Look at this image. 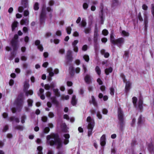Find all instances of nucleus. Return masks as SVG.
Returning a JSON list of instances; mask_svg holds the SVG:
<instances>
[{"label": "nucleus", "instance_id": "f257e3e1", "mask_svg": "<svg viewBox=\"0 0 154 154\" xmlns=\"http://www.w3.org/2000/svg\"><path fill=\"white\" fill-rule=\"evenodd\" d=\"M63 136L66 139L62 140L59 138L57 134L51 133L47 136V142L48 144H62L63 142L64 143V144H67L69 143L68 139L70 137L69 135V134H66L63 135Z\"/></svg>", "mask_w": 154, "mask_h": 154}, {"label": "nucleus", "instance_id": "a211bd4d", "mask_svg": "<svg viewBox=\"0 0 154 154\" xmlns=\"http://www.w3.org/2000/svg\"><path fill=\"white\" fill-rule=\"evenodd\" d=\"M106 135L103 134L100 137V144H106Z\"/></svg>", "mask_w": 154, "mask_h": 154}, {"label": "nucleus", "instance_id": "0eeeda50", "mask_svg": "<svg viewBox=\"0 0 154 154\" xmlns=\"http://www.w3.org/2000/svg\"><path fill=\"white\" fill-rule=\"evenodd\" d=\"M45 6L43 5L42 12L40 15V21L41 24H43L45 22V19L46 16L45 11Z\"/></svg>", "mask_w": 154, "mask_h": 154}, {"label": "nucleus", "instance_id": "7ed1b4c3", "mask_svg": "<svg viewBox=\"0 0 154 154\" xmlns=\"http://www.w3.org/2000/svg\"><path fill=\"white\" fill-rule=\"evenodd\" d=\"M118 116L119 120V128L122 131L125 125V122L123 112L120 108L118 109Z\"/></svg>", "mask_w": 154, "mask_h": 154}, {"label": "nucleus", "instance_id": "39448f33", "mask_svg": "<svg viewBox=\"0 0 154 154\" xmlns=\"http://www.w3.org/2000/svg\"><path fill=\"white\" fill-rule=\"evenodd\" d=\"M87 122L88 123L87 126L88 129V136L89 137L92 134V130L94 126V121L93 119L88 116L87 118Z\"/></svg>", "mask_w": 154, "mask_h": 154}, {"label": "nucleus", "instance_id": "20e7f679", "mask_svg": "<svg viewBox=\"0 0 154 154\" xmlns=\"http://www.w3.org/2000/svg\"><path fill=\"white\" fill-rule=\"evenodd\" d=\"M110 40L112 44L115 45H116L119 47H121L125 42L124 39L123 38H120L115 39L114 37L113 33L112 32H111L110 34Z\"/></svg>", "mask_w": 154, "mask_h": 154}, {"label": "nucleus", "instance_id": "4be33fe9", "mask_svg": "<svg viewBox=\"0 0 154 154\" xmlns=\"http://www.w3.org/2000/svg\"><path fill=\"white\" fill-rule=\"evenodd\" d=\"M71 103L73 106H75L77 103V99L76 98V97L75 95H73L72 96Z\"/></svg>", "mask_w": 154, "mask_h": 154}, {"label": "nucleus", "instance_id": "2f4dec72", "mask_svg": "<svg viewBox=\"0 0 154 154\" xmlns=\"http://www.w3.org/2000/svg\"><path fill=\"white\" fill-rule=\"evenodd\" d=\"M28 105L29 107H32V106L33 100L31 99H29L27 100Z\"/></svg>", "mask_w": 154, "mask_h": 154}, {"label": "nucleus", "instance_id": "49530a36", "mask_svg": "<svg viewBox=\"0 0 154 154\" xmlns=\"http://www.w3.org/2000/svg\"><path fill=\"white\" fill-rule=\"evenodd\" d=\"M102 33L103 35L106 36L108 34V32L106 29H104L102 31Z\"/></svg>", "mask_w": 154, "mask_h": 154}, {"label": "nucleus", "instance_id": "a18cd8bd", "mask_svg": "<svg viewBox=\"0 0 154 154\" xmlns=\"http://www.w3.org/2000/svg\"><path fill=\"white\" fill-rule=\"evenodd\" d=\"M27 0H22V5H23L25 4L24 5V7H26L27 6Z\"/></svg>", "mask_w": 154, "mask_h": 154}, {"label": "nucleus", "instance_id": "9d476101", "mask_svg": "<svg viewBox=\"0 0 154 154\" xmlns=\"http://www.w3.org/2000/svg\"><path fill=\"white\" fill-rule=\"evenodd\" d=\"M143 16L144 19V23L145 24V29H146L147 27V25L148 23V17L147 15V13L146 11L143 12Z\"/></svg>", "mask_w": 154, "mask_h": 154}, {"label": "nucleus", "instance_id": "ea45409f", "mask_svg": "<svg viewBox=\"0 0 154 154\" xmlns=\"http://www.w3.org/2000/svg\"><path fill=\"white\" fill-rule=\"evenodd\" d=\"M39 8L38 3V2H35L34 5V9L35 10H37Z\"/></svg>", "mask_w": 154, "mask_h": 154}, {"label": "nucleus", "instance_id": "7c9ffc66", "mask_svg": "<svg viewBox=\"0 0 154 154\" xmlns=\"http://www.w3.org/2000/svg\"><path fill=\"white\" fill-rule=\"evenodd\" d=\"M112 71V67H109L105 69V72L106 75H108L109 74V73L111 72Z\"/></svg>", "mask_w": 154, "mask_h": 154}, {"label": "nucleus", "instance_id": "1a4fd4ad", "mask_svg": "<svg viewBox=\"0 0 154 154\" xmlns=\"http://www.w3.org/2000/svg\"><path fill=\"white\" fill-rule=\"evenodd\" d=\"M99 36V34L98 33L97 28V25H96L95 28L93 36V41L94 44H97L98 38Z\"/></svg>", "mask_w": 154, "mask_h": 154}, {"label": "nucleus", "instance_id": "8fccbe9b", "mask_svg": "<svg viewBox=\"0 0 154 154\" xmlns=\"http://www.w3.org/2000/svg\"><path fill=\"white\" fill-rule=\"evenodd\" d=\"M15 128L19 130H22L23 129V127L20 125H17L15 127Z\"/></svg>", "mask_w": 154, "mask_h": 154}, {"label": "nucleus", "instance_id": "37998d69", "mask_svg": "<svg viewBox=\"0 0 154 154\" xmlns=\"http://www.w3.org/2000/svg\"><path fill=\"white\" fill-rule=\"evenodd\" d=\"M97 116L99 119H101L102 118V115L99 111H97L96 114Z\"/></svg>", "mask_w": 154, "mask_h": 154}, {"label": "nucleus", "instance_id": "c756f323", "mask_svg": "<svg viewBox=\"0 0 154 154\" xmlns=\"http://www.w3.org/2000/svg\"><path fill=\"white\" fill-rule=\"evenodd\" d=\"M148 149L149 151L151 153L154 152V146L153 145H149Z\"/></svg>", "mask_w": 154, "mask_h": 154}, {"label": "nucleus", "instance_id": "ddd939ff", "mask_svg": "<svg viewBox=\"0 0 154 154\" xmlns=\"http://www.w3.org/2000/svg\"><path fill=\"white\" fill-rule=\"evenodd\" d=\"M48 72L49 73V77H48V80L50 81L52 80L51 77L53 76L54 73L53 72L52 69L51 68H49L48 69Z\"/></svg>", "mask_w": 154, "mask_h": 154}, {"label": "nucleus", "instance_id": "09e8293b", "mask_svg": "<svg viewBox=\"0 0 154 154\" xmlns=\"http://www.w3.org/2000/svg\"><path fill=\"white\" fill-rule=\"evenodd\" d=\"M69 70L70 74H71L72 75L71 73H72L74 72V69L73 66H70L69 67Z\"/></svg>", "mask_w": 154, "mask_h": 154}, {"label": "nucleus", "instance_id": "774afa93", "mask_svg": "<svg viewBox=\"0 0 154 154\" xmlns=\"http://www.w3.org/2000/svg\"><path fill=\"white\" fill-rule=\"evenodd\" d=\"M107 38H102L101 39V41L102 42L104 43H106L107 41Z\"/></svg>", "mask_w": 154, "mask_h": 154}, {"label": "nucleus", "instance_id": "58836bf2", "mask_svg": "<svg viewBox=\"0 0 154 154\" xmlns=\"http://www.w3.org/2000/svg\"><path fill=\"white\" fill-rule=\"evenodd\" d=\"M96 72L98 75H100L101 73L100 70L98 66H96L95 69Z\"/></svg>", "mask_w": 154, "mask_h": 154}, {"label": "nucleus", "instance_id": "69168bd1", "mask_svg": "<svg viewBox=\"0 0 154 154\" xmlns=\"http://www.w3.org/2000/svg\"><path fill=\"white\" fill-rule=\"evenodd\" d=\"M83 6L84 9H86L88 8V5L87 3H84Z\"/></svg>", "mask_w": 154, "mask_h": 154}, {"label": "nucleus", "instance_id": "5701e85b", "mask_svg": "<svg viewBox=\"0 0 154 154\" xmlns=\"http://www.w3.org/2000/svg\"><path fill=\"white\" fill-rule=\"evenodd\" d=\"M29 23V20L27 18L22 19L20 21V24L22 25H27Z\"/></svg>", "mask_w": 154, "mask_h": 154}, {"label": "nucleus", "instance_id": "a878e982", "mask_svg": "<svg viewBox=\"0 0 154 154\" xmlns=\"http://www.w3.org/2000/svg\"><path fill=\"white\" fill-rule=\"evenodd\" d=\"M18 22L17 21H14L11 25L12 30L13 31L15 30V28L17 26Z\"/></svg>", "mask_w": 154, "mask_h": 154}, {"label": "nucleus", "instance_id": "4468645a", "mask_svg": "<svg viewBox=\"0 0 154 154\" xmlns=\"http://www.w3.org/2000/svg\"><path fill=\"white\" fill-rule=\"evenodd\" d=\"M55 83L54 82H52L51 83L50 85L49 84L45 85V89L48 90L51 88H54L55 86Z\"/></svg>", "mask_w": 154, "mask_h": 154}, {"label": "nucleus", "instance_id": "3c124183", "mask_svg": "<svg viewBox=\"0 0 154 154\" xmlns=\"http://www.w3.org/2000/svg\"><path fill=\"white\" fill-rule=\"evenodd\" d=\"M8 125H5L2 130V131L3 132H6L8 129Z\"/></svg>", "mask_w": 154, "mask_h": 154}, {"label": "nucleus", "instance_id": "5fc2aeb1", "mask_svg": "<svg viewBox=\"0 0 154 154\" xmlns=\"http://www.w3.org/2000/svg\"><path fill=\"white\" fill-rule=\"evenodd\" d=\"M138 17L139 20L141 21H143V18L141 16V13L140 12H139V13Z\"/></svg>", "mask_w": 154, "mask_h": 154}, {"label": "nucleus", "instance_id": "e433bc0d", "mask_svg": "<svg viewBox=\"0 0 154 154\" xmlns=\"http://www.w3.org/2000/svg\"><path fill=\"white\" fill-rule=\"evenodd\" d=\"M143 121L142 118V116L141 115H140L138 119V124L139 125L143 123Z\"/></svg>", "mask_w": 154, "mask_h": 154}, {"label": "nucleus", "instance_id": "bb28decb", "mask_svg": "<svg viewBox=\"0 0 154 154\" xmlns=\"http://www.w3.org/2000/svg\"><path fill=\"white\" fill-rule=\"evenodd\" d=\"M61 127L63 131L65 132L67 131L66 125L65 123H63L61 125Z\"/></svg>", "mask_w": 154, "mask_h": 154}, {"label": "nucleus", "instance_id": "c85d7f7f", "mask_svg": "<svg viewBox=\"0 0 154 154\" xmlns=\"http://www.w3.org/2000/svg\"><path fill=\"white\" fill-rule=\"evenodd\" d=\"M53 91L56 97H59L60 96V93L59 92V90L58 89H53Z\"/></svg>", "mask_w": 154, "mask_h": 154}, {"label": "nucleus", "instance_id": "6e6d98bb", "mask_svg": "<svg viewBox=\"0 0 154 154\" xmlns=\"http://www.w3.org/2000/svg\"><path fill=\"white\" fill-rule=\"evenodd\" d=\"M44 92V90L42 88H40L39 89V91L38 92V96H40V95L42 94Z\"/></svg>", "mask_w": 154, "mask_h": 154}, {"label": "nucleus", "instance_id": "c9c22d12", "mask_svg": "<svg viewBox=\"0 0 154 154\" xmlns=\"http://www.w3.org/2000/svg\"><path fill=\"white\" fill-rule=\"evenodd\" d=\"M37 149L38 151V154H43L42 152V148L41 146H38L37 148Z\"/></svg>", "mask_w": 154, "mask_h": 154}, {"label": "nucleus", "instance_id": "2eb2a0df", "mask_svg": "<svg viewBox=\"0 0 154 154\" xmlns=\"http://www.w3.org/2000/svg\"><path fill=\"white\" fill-rule=\"evenodd\" d=\"M51 99L52 102L53 104L56 105V107H58L59 105V103L56 100L55 97H52L51 98Z\"/></svg>", "mask_w": 154, "mask_h": 154}, {"label": "nucleus", "instance_id": "cd10ccee", "mask_svg": "<svg viewBox=\"0 0 154 154\" xmlns=\"http://www.w3.org/2000/svg\"><path fill=\"white\" fill-rule=\"evenodd\" d=\"M21 5L23 6V7L22 6H20L18 8V11L19 12L21 13L22 12L24 8H27V7L28 6V4L27 3V6L26 7H24V5H25V4H24L23 5H22V2H21Z\"/></svg>", "mask_w": 154, "mask_h": 154}, {"label": "nucleus", "instance_id": "a19ab883", "mask_svg": "<svg viewBox=\"0 0 154 154\" xmlns=\"http://www.w3.org/2000/svg\"><path fill=\"white\" fill-rule=\"evenodd\" d=\"M50 131V129L48 127H46L44 128L43 132L45 133H48Z\"/></svg>", "mask_w": 154, "mask_h": 154}, {"label": "nucleus", "instance_id": "b1692460", "mask_svg": "<svg viewBox=\"0 0 154 154\" xmlns=\"http://www.w3.org/2000/svg\"><path fill=\"white\" fill-rule=\"evenodd\" d=\"M24 92L26 96H28L29 95H31L33 94V91L31 90H27L24 91Z\"/></svg>", "mask_w": 154, "mask_h": 154}, {"label": "nucleus", "instance_id": "72a5a7b5", "mask_svg": "<svg viewBox=\"0 0 154 154\" xmlns=\"http://www.w3.org/2000/svg\"><path fill=\"white\" fill-rule=\"evenodd\" d=\"M121 33L122 35L124 36H128L129 35V33L125 30H122Z\"/></svg>", "mask_w": 154, "mask_h": 154}, {"label": "nucleus", "instance_id": "4d7b16f0", "mask_svg": "<svg viewBox=\"0 0 154 154\" xmlns=\"http://www.w3.org/2000/svg\"><path fill=\"white\" fill-rule=\"evenodd\" d=\"M26 116L25 115H23L21 117V122L23 123L25 122V119H26Z\"/></svg>", "mask_w": 154, "mask_h": 154}, {"label": "nucleus", "instance_id": "473e14b6", "mask_svg": "<svg viewBox=\"0 0 154 154\" xmlns=\"http://www.w3.org/2000/svg\"><path fill=\"white\" fill-rule=\"evenodd\" d=\"M86 25V23L85 20H82L79 25L81 27H85Z\"/></svg>", "mask_w": 154, "mask_h": 154}, {"label": "nucleus", "instance_id": "680f3d73", "mask_svg": "<svg viewBox=\"0 0 154 154\" xmlns=\"http://www.w3.org/2000/svg\"><path fill=\"white\" fill-rule=\"evenodd\" d=\"M142 8L143 10L146 11L147 10L148 6L145 4H143L142 6Z\"/></svg>", "mask_w": 154, "mask_h": 154}, {"label": "nucleus", "instance_id": "412c9836", "mask_svg": "<svg viewBox=\"0 0 154 154\" xmlns=\"http://www.w3.org/2000/svg\"><path fill=\"white\" fill-rule=\"evenodd\" d=\"M90 103H92L94 106H97V103L94 96H91V100L89 101Z\"/></svg>", "mask_w": 154, "mask_h": 154}, {"label": "nucleus", "instance_id": "423d86ee", "mask_svg": "<svg viewBox=\"0 0 154 154\" xmlns=\"http://www.w3.org/2000/svg\"><path fill=\"white\" fill-rule=\"evenodd\" d=\"M137 98L135 97L132 98V102L134 107L140 110H141L143 109V98L140 97L139 99V101L137 104Z\"/></svg>", "mask_w": 154, "mask_h": 154}, {"label": "nucleus", "instance_id": "393cba45", "mask_svg": "<svg viewBox=\"0 0 154 154\" xmlns=\"http://www.w3.org/2000/svg\"><path fill=\"white\" fill-rule=\"evenodd\" d=\"M10 120L11 121L15 122L18 123L19 122H20L19 119L18 118L14 116H12L11 117L10 119Z\"/></svg>", "mask_w": 154, "mask_h": 154}, {"label": "nucleus", "instance_id": "f704fd0d", "mask_svg": "<svg viewBox=\"0 0 154 154\" xmlns=\"http://www.w3.org/2000/svg\"><path fill=\"white\" fill-rule=\"evenodd\" d=\"M91 28L90 27L87 28L85 29L84 30V32L86 34H89L91 33Z\"/></svg>", "mask_w": 154, "mask_h": 154}, {"label": "nucleus", "instance_id": "603ef678", "mask_svg": "<svg viewBox=\"0 0 154 154\" xmlns=\"http://www.w3.org/2000/svg\"><path fill=\"white\" fill-rule=\"evenodd\" d=\"M110 94L111 95H113L114 94V88L112 87L110 88Z\"/></svg>", "mask_w": 154, "mask_h": 154}, {"label": "nucleus", "instance_id": "de8ad7c7", "mask_svg": "<svg viewBox=\"0 0 154 154\" xmlns=\"http://www.w3.org/2000/svg\"><path fill=\"white\" fill-rule=\"evenodd\" d=\"M69 98V96L68 95L64 96L63 95L61 97V99L62 100H68Z\"/></svg>", "mask_w": 154, "mask_h": 154}, {"label": "nucleus", "instance_id": "864d4df0", "mask_svg": "<svg viewBox=\"0 0 154 154\" xmlns=\"http://www.w3.org/2000/svg\"><path fill=\"white\" fill-rule=\"evenodd\" d=\"M151 12L154 17V4H152L151 5Z\"/></svg>", "mask_w": 154, "mask_h": 154}, {"label": "nucleus", "instance_id": "338daca9", "mask_svg": "<svg viewBox=\"0 0 154 154\" xmlns=\"http://www.w3.org/2000/svg\"><path fill=\"white\" fill-rule=\"evenodd\" d=\"M88 47L87 45H84L82 47V50L83 51H86Z\"/></svg>", "mask_w": 154, "mask_h": 154}, {"label": "nucleus", "instance_id": "f03ea898", "mask_svg": "<svg viewBox=\"0 0 154 154\" xmlns=\"http://www.w3.org/2000/svg\"><path fill=\"white\" fill-rule=\"evenodd\" d=\"M23 98L22 94L19 95L16 100L14 105L16 106V109L14 108L12 109V111L13 113L16 112L17 110H20L23 107Z\"/></svg>", "mask_w": 154, "mask_h": 154}, {"label": "nucleus", "instance_id": "6e6552de", "mask_svg": "<svg viewBox=\"0 0 154 154\" xmlns=\"http://www.w3.org/2000/svg\"><path fill=\"white\" fill-rule=\"evenodd\" d=\"M18 38V36L17 35H15L14 38L12 39L11 42V45L14 51H15L17 49Z\"/></svg>", "mask_w": 154, "mask_h": 154}, {"label": "nucleus", "instance_id": "0e129e2a", "mask_svg": "<svg viewBox=\"0 0 154 154\" xmlns=\"http://www.w3.org/2000/svg\"><path fill=\"white\" fill-rule=\"evenodd\" d=\"M120 76L124 82H125L126 80L125 79V77L124 75L122 73L121 74Z\"/></svg>", "mask_w": 154, "mask_h": 154}, {"label": "nucleus", "instance_id": "f3484780", "mask_svg": "<svg viewBox=\"0 0 154 154\" xmlns=\"http://www.w3.org/2000/svg\"><path fill=\"white\" fill-rule=\"evenodd\" d=\"M78 42V41L77 40H75L72 43V46L73 48L74 51L76 52L78 51V47L76 46V45L77 44Z\"/></svg>", "mask_w": 154, "mask_h": 154}, {"label": "nucleus", "instance_id": "13d9d810", "mask_svg": "<svg viewBox=\"0 0 154 154\" xmlns=\"http://www.w3.org/2000/svg\"><path fill=\"white\" fill-rule=\"evenodd\" d=\"M140 143H141L138 142V140H134L132 141V143L131 144H137Z\"/></svg>", "mask_w": 154, "mask_h": 154}, {"label": "nucleus", "instance_id": "bf43d9fd", "mask_svg": "<svg viewBox=\"0 0 154 154\" xmlns=\"http://www.w3.org/2000/svg\"><path fill=\"white\" fill-rule=\"evenodd\" d=\"M29 13L28 10H25L24 11V15L25 17L29 15Z\"/></svg>", "mask_w": 154, "mask_h": 154}, {"label": "nucleus", "instance_id": "79ce46f5", "mask_svg": "<svg viewBox=\"0 0 154 154\" xmlns=\"http://www.w3.org/2000/svg\"><path fill=\"white\" fill-rule=\"evenodd\" d=\"M83 58L86 62H88L89 60V56L88 55H84L83 56Z\"/></svg>", "mask_w": 154, "mask_h": 154}, {"label": "nucleus", "instance_id": "c03bdc74", "mask_svg": "<svg viewBox=\"0 0 154 154\" xmlns=\"http://www.w3.org/2000/svg\"><path fill=\"white\" fill-rule=\"evenodd\" d=\"M66 29L67 34H70L71 33L72 30L71 27L70 26L66 28Z\"/></svg>", "mask_w": 154, "mask_h": 154}, {"label": "nucleus", "instance_id": "f8f14e48", "mask_svg": "<svg viewBox=\"0 0 154 154\" xmlns=\"http://www.w3.org/2000/svg\"><path fill=\"white\" fill-rule=\"evenodd\" d=\"M67 59L68 62H72L73 58L72 56V52L70 50H68L67 53Z\"/></svg>", "mask_w": 154, "mask_h": 154}, {"label": "nucleus", "instance_id": "6ab92c4d", "mask_svg": "<svg viewBox=\"0 0 154 154\" xmlns=\"http://www.w3.org/2000/svg\"><path fill=\"white\" fill-rule=\"evenodd\" d=\"M29 80L25 81L24 82L23 86V91L24 92L27 90L29 88Z\"/></svg>", "mask_w": 154, "mask_h": 154}, {"label": "nucleus", "instance_id": "dca6fc26", "mask_svg": "<svg viewBox=\"0 0 154 154\" xmlns=\"http://www.w3.org/2000/svg\"><path fill=\"white\" fill-rule=\"evenodd\" d=\"M84 79L85 82L88 84H89L91 82V77L90 75L87 74L85 75Z\"/></svg>", "mask_w": 154, "mask_h": 154}, {"label": "nucleus", "instance_id": "9b49d317", "mask_svg": "<svg viewBox=\"0 0 154 154\" xmlns=\"http://www.w3.org/2000/svg\"><path fill=\"white\" fill-rule=\"evenodd\" d=\"M35 45L37 46V48L41 51H43V48L42 45L40 44V41L39 40H36L35 42Z\"/></svg>", "mask_w": 154, "mask_h": 154}, {"label": "nucleus", "instance_id": "e2e57ef3", "mask_svg": "<svg viewBox=\"0 0 154 154\" xmlns=\"http://www.w3.org/2000/svg\"><path fill=\"white\" fill-rule=\"evenodd\" d=\"M48 116L50 118H52L54 116V114L53 112H50L48 113Z\"/></svg>", "mask_w": 154, "mask_h": 154}, {"label": "nucleus", "instance_id": "4c0bfd02", "mask_svg": "<svg viewBox=\"0 0 154 154\" xmlns=\"http://www.w3.org/2000/svg\"><path fill=\"white\" fill-rule=\"evenodd\" d=\"M129 52L128 51H125V52L123 56L125 60H126L128 59V57Z\"/></svg>", "mask_w": 154, "mask_h": 154}, {"label": "nucleus", "instance_id": "052dcab7", "mask_svg": "<svg viewBox=\"0 0 154 154\" xmlns=\"http://www.w3.org/2000/svg\"><path fill=\"white\" fill-rule=\"evenodd\" d=\"M47 119H48V118L46 116H43L42 118V121L44 122H46L47 121Z\"/></svg>", "mask_w": 154, "mask_h": 154}, {"label": "nucleus", "instance_id": "aec40b11", "mask_svg": "<svg viewBox=\"0 0 154 154\" xmlns=\"http://www.w3.org/2000/svg\"><path fill=\"white\" fill-rule=\"evenodd\" d=\"M131 85V83L129 82H127L126 83V85L125 87V91L126 93H128L130 89Z\"/></svg>", "mask_w": 154, "mask_h": 154}]
</instances>
